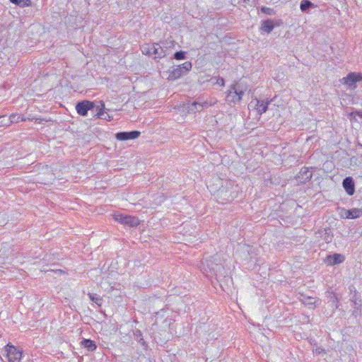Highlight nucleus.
Instances as JSON below:
<instances>
[{
	"label": "nucleus",
	"mask_w": 362,
	"mask_h": 362,
	"mask_svg": "<svg viewBox=\"0 0 362 362\" xmlns=\"http://www.w3.org/2000/svg\"><path fill=\"white\" fill-rule=\"evenodd\" d=\"M226 94V101L231 105L239 103L242 100L244 90L240 88L238 82H235L229 86Z\"/></svg>",
	"instance_id": "f257e3e1"
},
{
	"label": "nucleus",
	"mask_w": 362,
	"mask_h": 362,
	"mask_svg": "<svg viewBox=\"0 0 362 362\" xmlns=\"http://www.w3.org/2000/svg\"><path fill=\"white\" fill-rule=\"evenodd\" d=\"M113 218L115 221H117L123 225H127L130 227H135L139 224V220L136 216L129 215H125L119 211H117L112 214Z\"/></svg>",
	"instance_id": "f03ea898"
},
{
	"label": "nucleus",
	"mask_w": 362,
	"mask_h": 362,
	"mask_svg": "<svg viewBox=\"0 0 362 362\" xmlns=\"http://www.w3.org/2000/svg\"><path fill=\"white\" fill-rule=\"evenodd\" d=\"M361 81H362V74L356 72H351L340 80L341 83L346 84L350 89H355L356 83Z\"/></svg>",
	"instance_id": "7ed1b4c3"
},
{
	"label": "nucleus",
	"mask_w": 362,
	"mask_h": 362,
	"mask_svg": "<svg viewBox=\"0 0 362 362\" xmlns=\"http://www.w3.org/2000/svg\"><path fill=\"white\" fill-rule=\"evenodd\" d=\"M6 356L10 362H18L22 357V351L12 345L6 347Z\"/></svg>",
	"instance_id": "20e7f679"
},
{
	"label": "nucleus",
	"mask_w": 362,
	"mask_h": 362,
	"mask_svg": "<svg viewBox=\"0 0 362 362\" xmlns=\"http://www.w3.org/2000/svg\"><path fill=\"white\" fill-rule=\"evenodd\" d=\"M216 100L214 102L204 101L203 103L194 102L192 104H188L187 109L188 112L191 113H195L196 112H200L204 108H207L216 103Z\"/></svg>",
	"instance_id": "39448f33"
},
{
	"label": "nucleus",
	"mask_w": 362,
	"mask_h": 362,
	"mask_svg": "<svg viewBox=\"0 0 362 362\" xmlns=\"http://www.w3.org/2000/svg\"><path fill=\"white\" fill-rule=\"evenodd\" d=\"M94 107V103L88 100H83L77 103L76 105V110L78 115L86 116L89 110H91Z\"/></svg>",
	"instance_id": "423d86ee"
},
{
	"label": "nucleus",
	"mask_w": 362,
	"mask_h": 362,
	"mask_svg": "<svg viewBox=\"0 0 362 362\" xmlns=\"http://www.w3.org/2000/svg\"><path fill=\"white\" fill-rule=\"evenodd\" d=\"M339 215L342 218H359L362 215V210L356 208L349 210L342 209Z\"/></svg>",
	"instance_id": "0eeeda50"
},
{
	"label": "nucleus",
	"mask_w": 362,
	"mask_h": 362,
	"mask_svg": "<svg viewBox=\"0 0 362 362\" xmlns=\"http://www.w3.org/2000/svg\"><path fill=\"white\" fill-rule=\"evenodd\" d=\"M140 132L132 131L129 132H122L115 134V138L119 141H126L129 139H134L139 136Z\"/></svg>",
	"instance_id": "6e6552de"
},
{
	"label": "nucleus",
	"mask_w": 362,
	"mask_h": 362,
	"mask_svg": "<svg viewBox=\"0 0 362 362\" xmlns=\"http://www.w3.org/2000/svg\"><path fill=\"white\" fill-rule=\"evenodd\" d=\"M344 256L341 254H334L327 255L325 259V262L330 266L340 264L344 261Z\"/></svg>",
	"instance_id": "1a4fd4ad"
},
{
	"label": "nucleus",
	"mask_w": 362,
	"mask_h": 362,
	"mask_svg": "<svg viewBox=\"0 0 362 362\" xmlns=\"http://www.w3.org/2000/svg\"><path fill=\"white\" fill-rule=\"evenodd\" d=\"M343 187L349 195H353L355 192V186L351 177H346L342 182Z\"/></svg>",
	"instance_id": "9d476101"
},
{
	"label": "nucleus",
	"mask_w": 362,
	"mask_h": 362,
	"mask_svg": "<svg viewBox=\"0 0 362 362\" xmlns=\"http://www.w3.org/2000/svg\"><path fill=\"white\" fill-rule=\"evenodd\" d=\"M272 100L265 101L263 100L256 99L255 107L257 112L259 115L264 113L267 110L268 105L270 104Z\"/></svg>",
	"instance_id": "9b49d317"
},
{
	"label": "nucleus",
	"mask_w": 362,
	"mask_h": 362,
	"mask_svg": "<svg viewBox=\"0 0 362 362\" xmlns=\"http://www.w3.org/2000/svg\"><path fill=\"white\" fill-rule=\"evenodd\" d=\"M164 46H161L158 44H155L154 49L153 50V57L154 59H160L167 55L166 50L164 49Z\"/></svg>",
	"instance_id": "f8f14e48"
},
{
	"label": "nucleus",
	"mask_w": 362,
	"mask_h": 362,
	"mask_svg": "<svg viewBox=\"0 0 362 362\" xmlns=\"http://www.w3.org/2000/svg\"><path fill=\"white\" fill-rule=\"evenodd\" d=\"M274 28V21L268 19L262 22L261 29L267 33H270Z\"/></svg>",
	"instance_id": "ddd939ff"
},
{
	"label": "nucleus",
	"mask_w": 362,
	"mask_h": 362,
	"mask_svg": "<svg viewBox=\"0 0 362 362\" xmlns=\"http://www.w3.org/2000/svg\"><path fill=\"white\" fill-rule=\"evenodd\" d=\"M154 47L155 44H144L141 47V50L144 54L153 57Z\"/></svg>",
	"instance_id": "4468645a"
},
{
	"label": "nucleus",
	"mask_w": 362,
	"mask_h": 362,
	"mask_svg": "<svg viewBox=\"0 0 362 362\" xmlns=\"http://www.w3.org/2000/svg\"><path fill=\"white\" fill-rule=\"evenodd\" d=\"M8 123H10V125L12 123H18L19 122H25L27 121V119L24 115H19V114H12L8 117Z\"/></svg>",
	"instance_id": "2eb2a0df"
},
{
	"label": "nucleus",
	"mask_w": 362,
	"mask_h": 362,
	"mask_svg": "<svg viewBox=\"0 0 362 362\" xmlns=\"http://www.w3.org/2000/svg\"><path fill=\"white\" fill-rule=\"evenodd\" d=\"M181 76V68L177 66V68H173V70L170 71L168 78L169 80H175Z\"/></svg>",
	"instance_id": "dca6fc26"
},
{
	"label": "nucleus",
	"mask_w": 362,
	"mask_h": 362,
	"mask_svg": "<svg viewBox=\"0 0 362 362\" xmlns=\"http://www.w3.org/2000/svg\"><path fill=\"white\" fill-rule=\"evenodd\" d=\"M81 344L90 351H94L97 347L95 343L90 339H83Z\"/></svg>",
	"instance_id": "f3484780"
},
{
	"label": "nucleus",
	"mask_w": 362,
	"mask_h": 362,
	"mask_svg": "<svg viewBox=\"0 0 362 362\" xmlns=\"http://www.w3.org/2000/svg\"><path fill=\"white\" fill-rule=\"evenodd\" d=\"M311 7H315L314 4L310 1L309 0H303L300 2V10L303 12L308 11V8Z\"/></svg>",
	"instance_id": "a211bd4d"
},
{
	"label": "nucleus",
	"mask_w": 362,
	"mask_h": 362,
	"mask_svg": "<svg viewBox=\"0 0 362 362\" xmlns=\"http://www.w3.org/2000/svg\"><path fill=\"white\" fill-rule=\"evenodd\" d=\"M100 105L98 107V108L99 109V111L97 113L98 117L99 118H102V119H107V116L105 115V112H104L105 104H104V103L100 101Z\"/></svg>",
	"instance_id": "6ab92c4d"
},
{
	"label": "nucleus",
	"mask_w": 362,
	"mask_h": 362,
	"mask_svg": "<svg viewBox=\"0 0 362 362\" xmlns=\"http://www.w3.org/2000/svg\"><path fill=\"white\" fill-rule=\"evenodd\" d=\"M14 4L21 6H28L31 4V0H10Z\"/></svg>",
	"instance_id": "aec40b11"
},
{
	"label": "nucleus",
	"mask_w": 362,
	"mask_h": 362,
	"mask_svg": "<svg viewBox=\"0 0 362 362\" xmlns=\"http://www.w3.org/2000/svg\"><path fill=\"white\" fill-rule=\"evenodd\" d=\"M300 175H305V180H310L311 177H312V173L310 172L308 168H302L299 173Z\"/></svg>",
	"instance_id": "412c9836"
},
{
	"label": "nucleus",
	"mask_w": 362,
	"mask_h": 362,
	"mask_svg": "<svg viewBox=\"0 0 362 362\" xmlns=\"http://www.w3.org/2000/svg\"><path fill=\"white\" fill-rule=\"evenodd\" d=\"M260 9H261V11L265 14H267L269 16H273L275 14V11H274L273 8L266 7V6H262V7H261Z\"/></svg>",
	"instance_id": "4be33fe9"
},
{
	"label": "nucleus",
	"mask_w": 362,
	"mask_h": 362,
	"mask_svg": "<svg viewBox=\"0 0 362 362\" xmlns=\"http://www.w3.org/2000/svg\"><path fill=\"white\" fill-rule=\"evenodd\" d=\"M8 118H6V116H0V127H8L10 125L8 123Z\"/></svg>",
	"instance_id": "5701e85b"
},
{
	"label": "nucleus",
	"mask_w": 362,
	"mask_h": 362,
	"mask_svg": "<svg viewBox=\"0 0 362 362\" xmlns=\"http://www.w3.org/2000/svg\"><path fill=\"white\" fill-rule=\"evenodd\" d=\"M216 79V83L220 85L221 86H223L225 85V81L222 77H218V78H211V80Z\"/></svg>",
	"instance_id": "b1692460"
},
{
	"label": "nucleus",
	"mask_w": 362,
	"mask_h": 362,
	"mask_svg": "<svg viewBox=\"0 0 362 362\" xmlns=\"http://www.w3.org/2000/svg\"><path fill=\"white\" fill-rule=\"evenodd\" d=\"M192 69V63L190 62H186L182 63V69H185L186 71H189Z\"/></svg>",
	"instance_id": "393cba45"
},
{
	"label": "nucleus",
	"mask_w": 362,
	"mask_h": 362,
	"mask_svg": "<svg viewBox=\"0 0 362 362\" xmlns=\"http://www.w3.org/2000/svg\"><path fill=\"white\" fill-rule=\"evenodd\" d=\"M88 296L90 298V300L92 301L95 302V303H97V304H100V302H101V298H100L95 297V296H94V295H93L91 293H89Z\"/></svg>",
	"instance_id": "a878e982"
},
{
	"label": "nucleus",
	"mask_w": 362,
	"mask_h": 362,
	"mask_svg": "<svg viewBox=\"0 0 362 362\" xmlns=\"http://www.w3.org/2000/svg\"><path fill=\"white\" fill-rule=\"evenodd\" d=\"M163 46L165 47H164V49H165L167 51V49L168 47H174V42L170 40V41H166L165 42H163Z\"/></svg>",
	"instance_id": "bb28decb"
},
{
	"label": "nucleus",
	"mask_w": 362,
	"mask_h": 362,
	"mask_svg": "<svg viewBox=\"0 0 362 362\" xmlns=\"http://www.w3.org/2000/svg\"><path fill=\"white\" fill-rule=\"evenodd\" d=\"M25 118L27 119V120H29V121H35L36 123H40L42 119H40V118H35V117H25Z\"/></svg>",
	"instance_id": "cd10ccee"
},
{
	"label": "nucleus",
	"mask_w": 362,
	"mask_h": 362,
	"mask_svg": "<svg viewBox=\"0 0 362 362\" xmlns=\"http://www.w3.org/2000/svg\"><path fill=\"white\" fill-rule=\"evenodd\" d=\"M135 335H136L137 337H140V340H139V341L141 342V344H142L143 345H144L145 341H144L143 338L141 337H142V334H141V331L137 330V331L136 332V333H135Z\"/></svg>",
	"instance_id": "c85d7f7f"
},
{
	"label": "nucleus",
	"mask_w": 362,
	"mask_h": 362,
	"mask_svg": "<svg viewBox=\"0 0 362 362\" xmlns=\"http://www.w3.org/2000/svg\"><path fill=\"white\" fill-rule=\"evenodd\" d=\"M315 352L317 354H320L322 353L326 354V351L324 349L318 347L315 350Z\"/></svg>",
	"instance_id": "c756f323"
},
{
	"label": "nucleus",
	"mask_w": 362,
	"mask_h": 362,
	"mask_svg": "<svg viewBox=\"0 0 362 362\" xmlns=\"http://www.w3.org/2000/svg\"><path fill=\"white\" fill-rule=\"evenodd\" d=\"M174 57H175V59H176L177 60H180L181 59V51L176 52L174 54Z\"/></svg>",
	"instance_id": "7c9ffc66"
},
{
	"label": "nucleus",
	"mask_w": 362,
	"mask_h": 362,
	"mask_svg": "<svg viewBox=\"0 0 362 362\" xmlns=\"http://www.w3.org/2000/svg\"><path fill=\"white\" fill-rule=\"evenodd\" d=\"M355 114L362 118V112H356Z\"/></svg>",
	"instance_id": "2f4dec72"
},
{
	"label": "nucleus",
	"mask_w": 362,
	"mask_h": 362,
	"mask_svg": "<svg viewBox=\"0 0 362 362\" xmlns=\"http://www.w3.org/2000/svg\"><path fill=\"white\" fill-rule=\"evenodd\" d=\"M309 300H312V298H309ZM308 304L313 305V304H315V301H313H313H309V302L308 303Z\"/></svg>",
	"instance_id": "473e14b6"
},
{
	"label": "nucleus",
	"mask_w": 362,
	"mask_h": 362,
	"mask_svg": "<svg viewBox=\"0 0 362 362\" xmlns=\"http://www.w3.org/2000/svg\"><path fill=\"white\" fill-rule=\"evenodd\" d=\"M182 59H184L185 58V52H182Z\"/></svg>",
	"instance_id": "72a5a7b5"
},
{
	"label": "nucleus",
	"mask_w": 362,
	"mask_h": 362,
	"mask_svg": "<svg viewBox=\"0 0 362 362\" xmlns=\"http://www.w3.org/2000/svg\"><path fill=\"white\" fill-rule=\"evenodd\" d=\"M243 1L246 2V1H248L249 0H243Z\"/></svg>",
	"instance_id": "f704fd0d"
}]
</instances>
